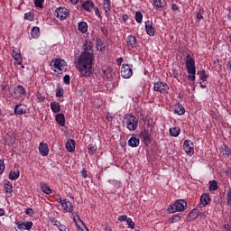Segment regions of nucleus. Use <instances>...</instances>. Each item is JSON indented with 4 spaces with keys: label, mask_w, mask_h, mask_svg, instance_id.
Returning <instances> with one entry per match:
<instances>
[{
    "label": "nucleus",
    "mask_w": 231,
    "mask_h": 231,
    "mask_svg": "<svg viewBox=\"0 0 231 231\" xmlns=\"http://www.w3.org/2000/svg\"><path fill=\"white\" fill-rule=\"evenodd\" d=\"M69 15V10L66 7H58L55 10V16L57 19H60V21H64L65 19H68V16Z\"/></svg>",
    "instance_id": "7"
},
{
    "label": "nucleus",
    "mask_w": 231,
    "mask_h": 231,
    "mask_svg": "<svg viewBox=\"0 0 231 231\" xmlns=\"http://www.w3.org/2000/svg\"><path fill=\"white\" fill-rule=\"evenodd\" d=\"M13 58L16 61L18 66L23 64V56L21 55V51H13Z\"/></svg>",
    "instance_id": "20"
},
{
    "label": "nucleus",
    "mask_w": 231,
    "mask_h": 231,
    "mask_svg": "<svg viewBox=\"0 0 231 231\" xmlns=\"http://www.w3.org/2000/svg\"><path fill=\"white\" fill-rule=\"evenodd\" d=\"M186 69L189 74L188 79L194 82L196 80V60L190 54L186 56Z\"/></svg>",
    "instance_id": "2"
},
{
    "label": "nucleus",
    "mask_w": 231,
    "mask_h": 231,
    "mask_svg": "<svg viewBox=\"0 0 231 231\" xmlns=\"http://www.w3.org/2000/svg\"><path fill=\"white\" fill-rule=\"evenodd\" d=\"M40 187L42 189V191L44 192V194H51V188H50V186H48V184L44 183V182H41L40 183Z\"/></svg>",
    "instance_id": "30"
},
{
    "label": "nucleus",
    "mask_w": 231,
    "mask_h": 231,
    "mask_svg": "<svg viewBox=\"0 0 231 231\" xmlns=\"http://www.w3.org/2000/svg\"><path fill=\"white\" fill-rule=\"evenodd\" d=\"M183 149L189 156L194 154V143L190 140H185L183 143Z\"/></svg>",
    "instance_id": "11"
},
{
    "label": "nucleus",
    "mask_w": 231,
    "mask_h": 231,
    "mask_svg": "<svg viewBox=\"0 0 231 231\" xmlns=\"http://www.w3.org/2000/svg\"><path fill=\"white\" fill-rule=\"evenodd\" d=\"M209 185V191L212 192V190H217L218 187H217V180H209L208 182Z\"/></svg>",
    "instance_id": "36"
},
{
    "label": "nucleus",
    "mask_w": 231,
    "mask_h": 231,
    "mask_svg": "<svg viewBox=\"0 0 231 231\" xmlns=\"http://www.w3.org/2000/svg\"><path fill=\"white\" fill-rule=\"evenodd\" d=\"M95 152H97V145L88 144V154H95Z\"/></svg>",
    "instance_id": "42"
},
{
    "label": "nucleus",
    "mask_w": 231,
    "mask_h": 231,
    "mask_svg": "<svg viewBox=\"0 0 231 231\" xmlns=\"http://www.w3.org/2000/svg\"><path fill=\"white\" fill-rule=\"evenodd\" d=\"M97 17H98V19H102V14H100V9H98V7H96L93 9Z\"/></svg>",
    "instance_id": "51"
},
{
    "label": "nucleus",
    "mask_w": 231,
    "mask_h": 231,
    "mask_svg": "<svg viewBox=\"0 0 231 231\" xmlns=\"http://www.w3.org/2000/svg\"><path fill=\"white\" fill-rule=\"evenodd\" d=\"M180 133H181V129L178 126L170 128L171 136H174V138L180 136Z\"/></svg>",
    "instance_id": "31"
},
{
    "label": "nucleus",
    "mask_w": 231,
    "mask_h": 231,
    "mask_svg": "<svg viewBox=\"0 0 231 231\" xmlns=\"http://www.w3.org/2000/svg\"><path fill=\"white\" fill-rule=\"evenodd\" d=\"M112 183L116 189H120V187H122V182L119 180H113Z\"/></svg>",
    "instance_id": "54"
},
{
    "label": "nucleus",
    "mask_w": 231,
    "mask_h": 231,
    "mask_svg": "<svg viewBox=\"0 0 231 231\" xmlns=\"http://www.w3.org/2000/svg\"><path fill=\"white\" fill-rule=\"evenodd\" d=\"M171 10H173V12H178V10H180V7L178 6V5L172 4Z\"/></svg>",
    "instance_id": "59"
},
{
    "label": "nucleus",
    "mask_w": 231,
    "mask_h": 231,
    "mask_svg": "<svg viewBox=\"0 0 231 231\" xmlns=\"http://www.w3.org/2000/svg\"><path fill=\"white\" fill-rule=\"evenodd\" d=\"M18 95H26V88L23 87V85H18L16 88H14L13 93L11 94L14 98H17Z\"/></svg>",
    "instance_id": "16"
},
{
    "label": "nucleus",
    "mask_w": 231,
    "mask_h": 231,
    "mask_svg": "<svg viewBox=\"0 0 231 231\" xmlns=\"http://www.w3.org/2000/svg\"><path fill=\"white\" fill-rule=\"evenodd\" d=\"M139 136L142 137L143 142L145 145H149V143H151V133H149V130L145 128L141 130Z\"/></svg>",
    "instance_id": "12"
},
{
    "label": "nucleus",
    "mask_w": 231,
    "mask_h": 231,
    "mask_svg": "<svg viewBox=\"0 0 231 231\" xmlns=\"http://www.w3.org/2000/svg\"><path fill=\"white\" fill-rule=\"evenodd\" d=\"M210 203V196L207 193H204L200 197V203H199V208H203V207H207Z\"/></svg>",
    "instance_id": "17"
},
{
    "label": "nucleus",
    "mask_w": 231,
    "mask_h": 231,
    "mask_svg": "<svg viewBox=\"0 0 231 231\" xmlns=\"http://www.w3.org/2000/svg\"><path fill=\"white\" fill-rule=\"evenodd\" d=\"M226 203L227 205H231V189H227Z\"/></svg>",
    "instance_id": "46"
},
{
    "label": "nucleus",
    "mask_w": 231,
    "mask_h": 231,
    "mask_svg": "<svg viewBox=\"0 0 231 231\" xmlns=\"http://www.w3.org/2000/svg\"><path fill=\"white\" fill-rule=\"evenodd\" d=\"M97 50H99L100 51H106V44L102 42V41L97 42Z\"/></svg>",
    "instance_id": "43"
},
{
    "label": "nucleus",
    "mask_w": 231,
    "mask_h": 231,
    "mask_svg": "<svg viewBox=\"0 0 231 231\" xmlns=\"http://www.w3.org/2000/svg\"><path fill=\"white\" fill-rule=\"evenodd\" d=\"M129 217H127V215H121L117 217V220L120 221L121 223L124 221H127Z\"/></svg>",
    "instance_id": "52"
},
{
    "label": "nucleus",
    "mask_w": 231,
    "mask_h": 231,
    "mask_svg": "<svg viewBox=\"0 0 231 231\" xmlns=\"http://www.w3.org/2000/svg\"><path fill=\"white\" fill-rule=\"evenodd\" d=\"M153 6L158 9L163 8L165 6V0H154Z\"/></svg>",
    "instance_id": "37"
},
{
    "label": "nucleus",
    "mask_w": 231,
    "mask_h": 231,
    "mask_svg": "<svg viewBox=\"0 0 231 231\" xmlns=\"http://www.w3.org/2000/svg\"><path fill=\"white\" fill-rule=\"evenodd\" d=\"M187 210V201L183 199H177L173 204L168 208L169 214H174V212H183Z\"/></svg>",
    "instance_id": "4"
},
{
    "label": "nucleus",
    "mask_w": 231,
    "mask_h": 231,
    "mask_svg": "<svg viewBox=\"0 0 231 231\" xmlns=\"http://www.w3.org/2000/svg\"><path fill=\"white\" fill-rule=\"evenodd\" d=\"M60 231H69V227L66 226L65 225L60 224L58 226Z\"/></svg>",
    "instance_id": "53"
},
{
    "label": "nucleus",
    "mask_w": 231,
    "mask_h": 231,
    "mask_svg": "<svg viewBox=\"0 0 231 231\" xmlns=\"http://www.w3.org/2000/svg\"><path fill=\"white\" fill-rule=\"evenodd\" d=\"M25 214L27 216H30V217H33V215L35 214V211H33V208H27L25 210Z\"/></svg>",
    "instance_id": "45"
},
{
    "label": "nucleus",
    "mask_w": 231,
    "mask_h": 231,
    "mask_svg": "<svg viewBox=\"0 0 231 231\" xmlns=\"http://www.w3.org/2000/svg\"><path fill=\"white\" fill-rule=\"evenodd\" d=\"M39 151L42 156H48L50 152V149L48 148V144L44 143H41L39 146Z\"/></svg>",
    "instance_id": "22"
},
{
    "label": "nucleus",
    "mask_w": 231,
    "mask_h": 231,
    "mask_svg": "<svg viewBox=\"0 0 231 231\" xmlns=\"http://www.w3.org/2000/svg\"><path fill=\"white\" fill-rule=\"evenodd\" d=\"M227 71L231 73V60H229L226 65Z\"/></svg>",
    "instance_id": "60"
},
{
    "label": "nucleus",
    "mask_w": 231,
    "mask_h": 231,
    "mask_svg": "<svg viewBox=\"0 0 231 231\" xmlns=\"http://www.w3.org/2000/svg\"><path fill=\"white\" fill-rule=\"evenodd\" d=\"M19 176H21V172L19 170L11 171L9 172V180H12L13 181H15V180H19Z\"/></svg>",
    "instance_id": "29"
},
{
    "label": "nucleus",
    "mask_w": 231,
    "mask_h": 231,
    "mask_svg": "<svg viewBox=\"0 0 231 231\" xmlns=\"http://www.w3.org/2000/svg\"><path fill=\"white\" fill-rule=\"evenodd\" d=\"M121 76L123 79H131L133 77V68L129 64H124L121 68Z\"/></svg>",
    "instance_id": "9"
},
{
    "label": "nucleus",
    "mask_w": 231,
    "mask_h": 231,
    "mask_svg": "<svg viewBox=\"0 0 231 231\" xmlns=\"http://www.w3.org/2000/svg\"><path fill=\"white\" fill-rule=\"evenodd\" d=\"M5 161L4 160H0V176L1 174H3V172H5Z\"/></svg>",
    "instance_id": "47"
},
{
    "label": "nucleus",
    "mask_w": 231,
    "mask_h": 231,
    "mask_svg": "<svg viewBox=\"0 0 231 231\" xmlns=\"http://www.w3.org/2000/svg\"><path fill=\"white\" fill-rule=\"evenodd\" d=\"M61 207L65 212H73V204L67 199H63Z\"/></svg>",
    "instance_id": "19"
},
{
    "label": "nucleus",
    "mask_w": 231,
    "mask_h": 231,
    "mask_svg": "<svg viewBox=\"0 0 231 231\" xmlns=\"http://www.w3.org/2000/svg\"><path fill=\"white\" fill-rule=\"evenodd\" d=\"M4 189H5V194H10V195H8V198H10V196H12V192H14V186L11 184L10 181L7 180L4 184Z\"/></svg>",
    "instance_id": "25"
},
{
    "label": "nucleus",
    "mask_w": 231,
    "mask_h": 231,
    "mask_svg": "<svg viewBox=\"0 0 231 231\" xmlns=\"http://www.w3.org/2000/svg\"><path fill=\"white\" fill-rule=\"evenodd\" d=\"M223 231H231V226L230 224L226 223L223 226Z\"/></svg>",
    "instance_id": "57"
},
{
    "label": "nucleus",
    "mask_w": 231,
    "mask_h": 231,
    "mask_svg": "<svg viewBox=\"0 0 231 231\" xmlns=\"http://www.w3.org/2000/svg\"><path fill=\"white\" fill-rule=\"evenodd\" d=\"M95 44L89 40H86L83 44V51L75 60V66L81 77H91L93 75V63L95 62Z\"/></svg>",
    "instance_id": "1"
},
{
    "label": "nucleus",
    "mask_w": 231,
    "mask_h": 231,
    "mask_svg": "<svg viewBox=\"0 0 231 231\" xmlns=\"http://www.w3.org/2000/svg\"><path fill=\"white\" fill-rule=\"evenodd\" d=\"M197 75H199V80H202V82H207L208 74H207L205 69L198 71Z\"/></svg>",
    "instance_id": "32"
},
{
    "label": "nucleus",
    "mask_w": 231,
    "mask_h": 231,
    "mask_svg": "<svg viewBox=\"0 0 231 231\" xmlns=\"http://www.w3.org/2000/svg\"><path fill=\"white\" fill-rule=\"evenodd\" d=\"M135 21L139 23L143 21V14H142V12L138 11L135 13Z\"/></svg>",
    "instance_id": "39"
},
{
    "label": "nucleus",
    "mask_w": 231,
    "mask_h": 231,
    "mask_svg": "<svg viewBox=\"0 0 231 231\" xmlns=\"http://www.w3.org/2000/svg\"><path fill=\"white\" fill-rule=\"evenodd\" d=\"M122 21H124V23L129 21V15H127V14H123V16H122Z\"/></svg>",
    "instance_id": "62"
},
{
    "label": "nucleus",
    "mask_w": 231,
    "mask_h": 231,
    "mask_svg": "<svg viewBox=\"0 0 231 231\" xmlns=\"http://www.w3.org/2000/svg\"><path fill=\"white\" fill-rule=\"evenodd\" d=\"M94 8H95V2H93V0L81 1L80 10H84L85 12L91 14Z\"/></svg>",
    "instance_id": "8"
},
{
    "label": "nucleus",
    "mask_w": 231,
    "mask_h": 231,
    "mask_svg": "<svg viewBox=\"0 0 231 231\" xmlns=\"http://www.w3.org/2000/svg\"><path fill=\"white\" fill-rule=\"evenodd\" d=\"M65 147L68 152H73L75 151V140L68 139L65 143Z\"/></svg>",
    "instance_id": "23"
},
{
    "label": "nucleus",
    "mask_w": 231,
    "mask_h": 231,
    "mask_svg": "<svg viewBox=\"0 0 231 231\" xmlns=\"http://www.w3.org/2000/svg\"><path fill=\"white\" fill-rule=\"evenodd\" d=\"M16 231L32 230V228L33 227V222H16Z\"/></svg>",
    "instance_id": "10"
},
{
    "label": "nucleus",
    "mask_w": 231,
    "mask_h": 231,
    "mask_svg": "<svg viewBox=\"0 0 231 231\" xmlns=\"http://www.w3.org/2000/svg\"><path fill=\"white\" fill-rule=\"evenodd\" d=\"M64 84L69 85L70 84V78L69 75H65L63 78Z\"/></svg>",
    "instance_id": "56"
},
{
    "label": "nucleus",
    "mask_w": 231,
    "mask_h": 231,
    "mask_svg": "<svg viewBox=\"0 0 231 231\" xmlns=\"http://www.w3.org/2000/svg\"><path fill=\"white\" fill-rule=\"evenodd\" d=\"M111 0H103V10L106 17H111Z\"/></svg>",
    "instance_id": "14"
},
{
    "label": "nucleus",
    "mask_w": 231,
    "mask_h": 231,
    "mask_svg": "<svg viewBox=\"0 0 231 231\" xmlns=\"http://www.w3.org/2000/svg\"><path fill=\"white\" fill-rule=\"evenodd\" d=\"M174 113L175 115H179V116H181V115H185V107H183V105L178 103Z\"/></svg>",
    "instance_id": "33"
},
{
    "label": "nucleus",
    "mask_w": 231,
    "mask_h": 231,
    "mask_svg": "<svg viewBox=\"0 0 231 231\" xmlns=\"http://www.w3.org/2000/svg\"><path fill=\"white\" fill-rule=\"evenodd\" d=\"M52 223H54V224H53L54 226H56L57 228H59V226H60V223L59 222V220H54V221L52 220Z\"/></svg>",
    "instance_id": "63"
},
{
    "label": "nucleus",
    "mask_w": 231,
    "mask_h": 231,
    "mask_svg": "<svg viewBox=\"0 0 231 231\" xmlns=\"http://www.w3.org/2000/svg\"><path fill=\"white\" fill-rule=\"evenodd\" d=\"M122 62H124V58H118L116 60L117 66H122Z\"/></svg>",
    "instance_id": "61"
},
{
    "label": "nucleus",
    "mask_w": 231,
    "mask_h": 231,
    "mask_svg": "<svg viewBox=\"0 0 231 231\" xmlns=\"http://www.w3.org/2000/svg\"><path fill=\"white\" fill-rule=\"evenodd\" d=\"M78 30L81 33H88V23H86V22H79L78 23Z\"/></svg>",
    "instance_id": "26"
},
{
    "label": "nucleus",
    "mask_w": 231,
    "mask_h": 231,
    "mask_svg": "<svg viewBox=\"0 0 231 231\" xmlns=\"http://www.w3.org/2000/svg\"><path fill=\"white\" fill-rule=\"evenodd\" d=\"M1 91L4 98H6V85H2Z\"/></svg>",
    "instance_id": "55"
},
{
    "label": "nucleus",
    "mask_w": 231,
    "mask_h": 231,
    "mask_svg": "<svg viewBox=\"0 0 231 231\" xmlns=\"http://www.w3.org/2000/svg\"><path fill=\"white\" fill-rule=\"evenodd\" d=\"M128 145L129 147H138V145H140V139L132 136L129 140H128Z\"/></svg>",
    "instance_id": "28"
},
{
    "label": "nucleus",
    "mask_w": 231,
    "mask_h": 231,
    "mask_svg": "<svg viewBox=\"0 0 231 231\" xmlns=\"http://www.w3.org/2000/svg\"><path fill=\"white\" fill-rule=\"evenodd\" d=\"M14 115L19 116V115H26V106L23 104H17L14 106Z\"/></svg>",
    "instance_id": "18"
},
{
    "label": "nucleus",
    "mask_w": 231,
    "mask_h": 231,
    "mask_svg": "<svg viewBox=\"0 0 231 231\" xmlns=\"http://www.w3.org/2000/svg\"><path fill=\"white\" fill-rule=\"evenodd\" d=\"M199 216V209L195 208L192 209L187 217L188 221H194L195 219H198V217Z\"/></svg>",
    "instance_id": "21"
},
{
    "label": "nucleus",
    "mask_w": 231,
    "mask_h": 231,
    "mask_svg": "<svg viewBox=\"0 0 231 231\" xmlns=\"http://www.w3.org/2000/svg\"><path fill=\"white\" fill-rule=\"evenodd\" d=\"M139 120L134 115L127 114L124 118V125L128 131H136L138 129Z\"/></svg>",
    "instance_id": "3"
},
{
    "label": "nucleus",
    "mask_w": 231,
    "mask_h": 231,
    "mask_svg": "<svg viewBox=\"0 0 231 231\" xmlns=\"http://www.w3.org/2000/svg\"><path fill=\"white\" fill-rule=\"evenodd\" d=\"M126 225H128V228H131V230H134V221H133V218L128 217L126 219Z\"/></svg>",
    "instance_id": "40"
},
{
    "label": "nucleus",
    "mask_w": 231,
    "mask_h": 231,
    "mask_svg": "<svg viewBox=\"0 0 231 231\" xmlns=\"http://www.w3.org/2000/svg\"><path fill=\"white\" fill-rule=\"evenodd\" d=\"M36 97L39 99V102H44L46 100V97L41 93H37Z\"/></svg>",
    "instance_id": "49"
},
{
    "label": "nucleus",
    "mask_w": 231,
    "mask_h": 231,
    "mask_svg": "<svg viewBox=\"0 0 231 231\" xmlns=\"http://www.w3.org/2000/svg\"><path fill=\"white\" fill-rule=\"evenodd\" d=\"M56 201H58V203H60L61 206H62V203H64V199L62 200V198H58Z\"/></svg>",
    "instance_id": "64"
},
{
    "label": "nucleus",
    "mask_w": 231,
    "mask_h": 231,
    "mask_svg": "<svg viewBox=\"0 0 231 231\" xmlns=\"http://www.w3.org/2000/svg\"><path fill=\"white\" fill-rule=\"evenodd\" d=\"M144 28L146 30L147 35L150 37H154V33H156V31L154 30V26L152 25V21H146L144 23Z\"/></svg>",
    "instance_id": "13"
},
{
    "label": "nucleus",
    "mask_w": 231,
    "mask_h": 231,
    "mask_svg": "<svg viewBox=\"0 0 231 231\" xmlns=\"http://www.w3.org/2000/svg\"><path fill=\"white\" fill-rule=\"evenodd\" d=\"M203 14H204V11L202 9H200L197 13V21H201V19H203Z\"/></svg>",
    "instance_id": "48"
},
{
    "label": "nucleus",
    "mask_w": 231,
    "mask_h": 231,
    "mask_svg": "<svg viewBox=\"0 0 231 231\" xmlns=\"http://www.w3.org/2000/svg\"><path fill=\"white\" fill-rule=\"evenodd\" d=\"M169 85L163 81H157L154 83L153 91L162 93L163 95L169 93Z\"/></svg>",
    "instance_id": "6"
},
{
    "label": "nucleus",
    "mask_w": 231,
    "mask_h": 231,
    "mask_svg": "<svg viewBox=\"0 0 231 231\" xmlns=\"http://www.w3.org/2000/svg\"><path fill=\"white\" fill-rule=\"evenodd\" d=\"M81 176L82 178H88V171H86L85 168H83V170L81 171Z\"/></svg>",
    "instance_id": "58"
},
{
    "label": "nucleus",
    "mask_w": 231,
    "mask_h": 231,
    "mask_svg": "<svg viewBox=\"0 0 231 231\" xmlns=\"http://www.w3.org/2000/svg\"><path fill=\"white\" fill-rule=\"evenodd\" d=\"M53 65L51 67V69L55 71V73H59L60 75H62L64 71H66V68H68V64L66 61L62 59H55L52 60Z\"/></svg>",
    "instance_id": "5"
},
{
    "label": "nucleus",
    "mask_w": 231,
    "mask_h": 231,
    "mask_svg": "<svg viewBox=\"0 0 231 231\" xmlns=\"http://www.w3.org/2000/svg\"><path fill=\"white\" fill-rule=\"evenodd\" d=\"M43 4H44V0H34V5L36 8H42Z\"/></svg>",
    "instance_id": "44"
},
{
    "label": "nucleus",
    "mask_w": 231,
    "mask_h": 231,
    "mask_svg": "<svg viewBox=\"0 0 231 231\" xmlns=\"http://www.w3.org/2000/svg\"><path fill=\"white\" fill-rule=\"evenodd\" d=\"M51 109L52 113H60V103L56 101L51 102Z\"/></svg>",
    "instance_id": "27"
},
{
    "label": "nucleus",
    "mask_w": 231,
    "mask_h": 231,
    "mask_svg": "<svg viewBox=\"0 0 231 231\" xmlns=\"http://www.w3.org/2000/svg\"><path fill=\"white\" fill-rule=\"evenodd\" d=\"M126 42L130 48L134 50V48H137L138 46V40H136V37L133 34H130L126 38Z\"/></svg>",
    "instance_id": "15"
},
{
    "label": "nucleus",
    "mask_w": 231,
    "mask_h": 231,
    "mask_svg": "<svg viewBox=\"0 0 231 231\" xmlns=\"http://www.w3.org/2000/svg\"><path fill=\"white\" fill-rule=\"evenodd\" d=\"M24 17L27 21H33V13H26Z\"/></svg>",
    "instance_id": "50"
},
{
    "label": "nucleus",
    "mask_w": 231,
    "mask_h": 231,
    "mask_svg": "<svg viewBox=\"0 0 231 231\" xmlns=\"http://www.w3.org/2000/svg\"><path fill=\"white\" fill-rule=\"evenodd\" d=\"M55 120L59 125L61 127H64L66 125V117L64 116V114H57L55 116Z\"/></svg>",
    "instance_id": "24"
},
{
    "label": "nucleus",
    "mask_w": 231,
    "mask_h": 231,
    "mask_svg": "<svg viewBox=\"0 0 231 231\" xmlns=\"http://www.w3.org/2000/svg\"><path fill=\"white\" fill-rule=\"evenodd\" d=\"M222 151H224V154H226V156H230L231 152H230V148L226 145V144H223L221 146Z\"/></svg>",
    "instance_id": "41"
},
{
    "label": "nucleus",
    "mask_w": 231,
    "mask_h": 231,
    "mask_svg": "<svg viewBox=\"0 0 231 231\" xmlns=\"http://www.w3.org/2000/svg\"><path fill=\"white\" fill-rule=\"evenodd\" d=\"M181 219V216L180 214L171 216L168 221L169 223H180V220Z\"/></svg>",
    "instance_id": "35"
},
{
    "label": "nucleus",
    "mask_w": 231,
    "mask_h": 231,
    "mask_svg": "<svg viewBox=\"0 0 231 231\" xmlns=\"http://www.w3.org/2000/svg\"><path fill=\"white\" fill-rule=\"evenodd\" d=\"M55 93L57 98H62V97H64V88H62V87H58L55 89Z\"/></svg>",
    "instance_id": "38"
},
{
    "label": "nucleus",
    "mask_w": 231,
    "mask_h": 231,
    "mask_svg": "<svg viewBox=\"0 0 231 231\" xmlns=\"http://www.w3.org/2000/svg\"><path fill=\"white\" fill-rule=\"evenodd\" d=\"M31 35L32 37V39H37L41 36V29H39V27H33L31 30Z\"/></svg>",
    "instance_id": "34"
}]
</instances>
